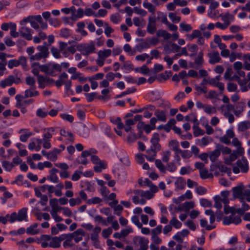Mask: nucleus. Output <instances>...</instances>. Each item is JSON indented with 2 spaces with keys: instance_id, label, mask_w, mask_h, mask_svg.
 <instances>
[{
  "instance_id": "obj_11",
  "label": "nucleus",
  "mask_w": 250,
  "mask_h": 250,
  "mask_svg": "<svg viewBox=\"0 0 250 250\" xmlns=\"http://www.w3.org/2000/svg\"><path fill=\"white\" fill-rule=\"evenodd\" d=\"M85 233L82 229H78L72 233H70V236L72 239H74L76 243H78L83 239V236H84Z\"/></svg>"
},
{
  "instance_id": "obj_20",
  "label": "nucleus",
  "mask_w": 250,
  "mask_h": 250,
  "mask_svg": "<svg viewBox=\"0 0 250 250\" xmlns=\"http://www.w3.org/2000/svg\"><path fill=\"white\" fill-rule=\"evenodd\" d=\"M169 147L174 151L175 154H179V152L181 150L179 148V143L175 140H171L168 144Z\"/></svg>"
},
{
  "instance_id": "obj_29",
  "label": "nucleus",
  "mask_w": 250,
  "mask_h": 250,
  "mask_svg": "<svg viewBox=\"0 0 250 250\" xmlns=\"http://www.w3.org/2000/svg\"><path fill=\"white\" fill-rule=\"evenodd\" d=\"M84 14L83 10L79 8L77 11V14H75L73 15H71L70 19L73 21H76L78 18H80L83 17Z\"/></svg>"
},
{
  "instance_id": "obj_49",
  "label": "nucleus",
  "mask_w": 250,
  "mask_h": 250,
  "mask_svg": "<svg viewBox=\"0 0 250 250\" xmlns=\"http://www.w3.org/2000/svg\"><path fill=\"white\" fill-rule=\"evenodd\" d=\"M25 82L27 84L30 85V87H36V81L34 78L31 76H28L25 79Z\"/></svg>"
},
{
  "instance_id": "obj_37",
  "label": "nucleus",
  "mask_w": 250,
  "mask_h": 250,
  "mask_svg": "<svg viewBox=\"0 0 250 250\" xmlns=\"http://www.w3.org/2000/svg\"><path fill=\"white\" fill-rule=\"evenodd\" d=\"M169 224L176 229L180 228L182 226V223L175 217H173L169 221Z\"/></svg>"
},
{
  "instance_id": "obj_45",
  "label": "nucleus",
  "mask_w": 250,
  "mask_h": 250,
  "mask_svg": "<svg viewBox=\"0 0 250 250\" xmlns=\"http://www.w3.org/2000/svg\"><path fill=\"white\" fill-rule=\"evenodd\" d=\"M72 239L69 235L63 243V247L65 249L73 247L74 246V244L72 243Z\"/></svg>"
},
{
  "instance_id": "obj_2",
  "label": "nucleus",
  "mask_w": 250,
  "mask_h": 250,
  "mask_svg": "<svg viewBox=\"0 0 250 250\" xmlns=\"http://www.w3.org/2000/svg\"><path fill=\"white\" fill-rule=\"evenodd\" d=\"M48 46V45L46 42H44L42 45L38 46L37 49L39 52L34 55V56H32V59H36V61H39L42 59L47 58L49 54Z\"/></svg>"
},
{
  "instance_id": "obj_14",
  "label": "nucleus",
  "mask_w": 250,
  "mask_h": 250,
  "mask_svg": "<svg viewBox=\"0 0 250 250\" xmlns=\"http://www.w3.org/2000/svg\"><path fill=\"white\" fill-rule=\"evenodd\" d=\"M208 56L209 57V62L210 64H215L220 62L221 58L217 51L208 53Z\"/></svg>"
},
{
  "instance_id": "obj_6",
  "label": "nucleus",
  "mask_w": 250,
  "mask_h": 250,
  "mask_svg": "<svg viewBox=\"0 0 250 250\" xmlns=\"http://www.w3.org/2000/svg\"><path fill=\"white\" fill-rule=\"evenodd\" d=\"M112 51L110 49H104L100 50L98 52V58L96 60V63L98 66H102L104 62L105 59L110 56Z\"/></svg>"
},
{
  "instance_id": "obj_40",
  "label": "nucleus",
  "mask_w": 250,
  "mask_h": 250,
  "mask_svg": "<svg viewBox=\"0 0 250 250\" xmlns=\"http://www.w3.org/2000/svg\"><path fill=\"white\" fill-rule=\"evenodd\" d=\"M156 167L163 173H166V167L162 164L161 161L159 159H157L155 161Z\"/></svg>"
},
{
  "instance_id": "obj_1",
  "label": "nucleus",
  "mask_w": 250,
  "mask_h": 250,
  "mask_svg": "<svg viewBox=\"0 0 250 250\" xmlns=\"http://www.w3.org/2000/svg\"><path fill=\"white\" fill-rule=\"evenodd\" d=\"M41 246L45 248L50 247L52 248H60L59 245L55 237H51L47 235H42L41 236Z\"/></svg>"
},
{
  "instance_id": "obj_24",
  "label": "nucleus",
  "mask_w": 250,
  "mask_h": 250,
  "mask_svg": "<svg viewBox=\"0 0 250 250\" xmlns=\"http://www.w3.org/2000/svg\"><path fill=\"white\" fill-rule=\"evenodd\" d=\"M220 16L222 18V20L224 21V23H228V26L230 23V21L234 20V16L229 13H227L224 15L221 14Z\"/></svg>"
},
{
  "instance_id": "obj_31",
  "label": "nucleus",
  "mask_w": 250,
  "mask_h": 250,
  "mask_svg": "<svg viewBox=\"0 0 250 250\" xmlns=\"http://www.w3.org/2000/svg\"><path fill=\"white\" fill-rule=\"evenodd\" d=\"M237 158V155L235 152L230 154L229 157L225 158V163L227 165H230L232 162Z\"/></svg>"
},
{
  "instance_id": "obj_4",
  "label": "nucleus",
  "mask_w": 250,
  "mask_h": 250,
  "mask_svg": "<svg viewBox=\"0 0 250 250\" xmlns=\"http://www.w3.org/2000/svg\"><path fill=\"white\" fill-rule=\"evenodd\" d=\"M134 244L139 247L138 250H148L149 241L145 237L136 236L133 239Z\"/></svg>"
},
{
  "instance_id": "obj_53",
  "label": "nucleus",
  "mask_w": 250,
  "mask_h": 250,
  "mask_svg": "<svg viewBox=\"0 0 250 250\" xmlns=\"http://www.w3.org/2000/svg\"><path fill=\"white\" fill-rule=\"evenodd\" d=\"M2 165L5 169L7 171H10L14 167L13 163L6 161L2 162Z\"/></svg>"
},
{
  "instance_id": "obj_42",
  "label": "nucleus",
  "mask_w": 250,
  "mask_h": 250,
  "mask_svg": "<svg viewBox=\"0 0 250 250\" xmlns=\"http://www.w3.org/2000/svg\"><path fill=\"white\" fill-rule=\"evenodd\" d=\"M179 154H181L183 159H189L192 156L191 153L188 150H182L181 149L179 152Z\"/></svg>"
},
{
  "instance_id": "obj_17",
  "label": "nucleus",
  "mask_w": 250,
  "mask_h": 250,
  "mask_svg": "<svg viewBox=\"0 0 250 250\" xmlns=\"http://www.w3.org/2000/svg\"><path fill=\"white\" fill-rule=\"evenodd\" d=\"M36 65L39 66V67L41 71L49 74V72L51 70V64L50 63L42 65H40L39 62H34L32 64L33 67Z\"/></svg>"
},
{
  "instance_id": "obj_27",
  "label": "nucleus",
  "mask_w": 250,
  "mask_h": 250,
  "mask_svg": "<svg viewBox=\"0 0 250 250\" xmlns=\"http://www.w3.org/2000/svg\"><path fill=\"white\" fill-rule=\"evenodd\" d=\"M154 115L157 117L158 120L162 122L166 121L167 118L166 113L164 111L156 110Z\"/></svg>"
},
{
  "instance_id": "obj_46",
  "label": "nucleus",
  "mask_w": 250,
  "mask_h": 250,
  "mask_svg": "<svg viewBox=\"0 0 250 250\" xmlns=\"http://www.w3.org/2000/svg\"><path fill=\"white\" fill-rule=\"evenodd\" d=\"M48 21L51 25L55 27H59L61 24L60 21L56 18H50Z\"/></svg>"
},
{
  "instance_id": "obj_61",
  "label": "nucleus",
  "mask_w": 250,
  "mask_h": 250,
  "mask_svg": "<svg viewBox=\"0 0 250 250\" xmlns=\"http://www.w3.org/2000/svg\"><path fill=\"white\" fill-rule=\"evenodd\" d=\"M131 221L134 223L138 228H141L142 227V224L140 222L139 217L137 216H133L131 218Z\"/></svg>"
},
{
  "instance_id": "obj_5",
  "label": "nucleus",
  "mask_w": 250,
  "mask_h": 250,
  "mask_svg": "<svg viewBox=\"0 0 250 250\" xmlns=\"http://www.w3.org/2000/svg\"><path fill=\"white\" fill-rule=\"evenodd\" d=\"M27 209L26 208H22L19 211L18 214L16 212L12 213L9 217L10 222L13 223L16 220L21 221L23 220H25L27 218Z\"/></svg>"
},
{
  "instance_id": "obj_26",
  "label": "nucleus",
  "mask_w": 250,
  "mask_h": 250,
  "mask_svg": "<svg viewBox=\"0 0 250 250\" xmlns=\"http://www.w3.org/2000/svg\"><path fill=\"white\" fill-rule=\"evenodd\" d=\"M250 128V122L244 121L238 124V130L241 132H244Z\"/></svg>"
},
{
  "instance_id": "obj_52",
  "label": "nucleus",
  "mask_w": 250,
  "mask_h": 250,
  "mask_svg": "<svg viewBox=\"0 0 250 250\" xmlns=\"http://www.w3.org/2000/svg\"><path fill=\"white\" fill-rule=\"evenodd\" d=\"M200 175L202 179H207L209 177L210 174L208 173V169L205 168L200 170Z\"/></svg>"
},
{
  "instance_id": "obj_38",
  "label": "nucleus",
  "mask_w": 250,
  "mask_h": 250,
  "mask_svg": "<svg viewBox=\"0 0 250 250\" xmlns=\"http://www.w3.org/2000/svg\"><path fill=\"white\" fill-rule=\"evenodd\" d=\"M220 109H221L222 112H228L229 113V111L234 110V106L231 104H229L226 105H222L220 107Z\"/></svg>"
},
{
  "instance_id": "obj_3",
  "label": "nucleus",
  "mask_w": 250,
  "mask_h": 250,
  "mask_svg": "<svg viewBox=\"0 0 250 250\" xmlns=\"http://www.w3.org/2000/svg\"><path fill=\"white\" fill-rule=\"evenodd\" d=\"M76 48L83 55H88L92 53L95 50V45L92 42L89 43L79 44L77 45Z\"/></svg>"
},
{
  "instance_id": "obj_7",
  "label": "nucleus",
  "mask_w": 250,
  "mask_h": 250,
  "mask_svg": "<svg viewBox=\"0 0 250 250\" xmlns=\"http://www.w3.org/2000/svg\"><path fill=\"white\" fill-rule=\"evenodd\" d=\"M241 221L240 216H235V214H232L229 216L224 217L223 222L225 225H229L231 223L238 225L241 222Z\"/></svg>"
},
{
  "instance_id": "obj_50",
  "label": "nucleus",
  "mask_w": 250,
  "mask_h": 250,
  "mask_svg": "<svg viewBox=\"0 0 250 250\" xmlns=\"http://www.w3.org/2000/svg\"><path fill=\"white\" fill-rule=\"evenodd\" d=\"M60 52L61 51L60 50V49H58V48H55L54 47H52L51 48V53L52 54L53 56L57 59H59L61 57Z\"/></svg>"
},
{
  "instance_id": "obj_10",
  "label": "nucleus",
  "mask_w": 250,
  "mask_h": 250,
  "mask_svg": "<svg viewBox=\"0 0 250 250\" xmlns=\"http://www.w3.org/2000/svg\"><path fill=\"white\" fill-rule=\"evenodd\" d=\"M244 189V186L242 184H240L238 186L232 188L233 196L234 198H239L241 201L243 200V193Z\"/></svg>"
},
{
  "instance_id": "obj_23",
  "label": "nucleus",
  "mask_w": 250,
  "mask_h": 250,
  "mask_svg": "<svg viewBox=\"0 0 250 250\" xmlns=\"http://www.w3.org/2000/svg\"><path fill=\"white\" fill-rule=\"evenodd\" d=\"M67 43L66 42H59V49L65 57H68L69 54L67 51Z\"/></svg>"
},
{
  "instance_id": "obj_41",
  "label": "nucleus",
  "mask_w": 250,
  "mask_h": 250,
  "mask_svg": "<svg viewBox=\"0 0 250 250\" xmlns=\"http://www.w3.org/2000/svg\"><path fill=\"white\" fill-rule=\"evenodd\" d=\"M204 111L208 114H211L212 113H216V108L210 105L206 104L204 108Z\"/></svg>"
},
{
  "instance_id": "obj_34",
  "label": "nucleus",
  "mask_w": 250,
  "mask_h": 250,
  "mask_svg": "<svg viewBox=\"0 0 250 250\" xmlns=\"http://www.w3.org/2000/svg\"><path fill=\"white\" fill-rule=\"evenodd\" d=\"M185 118L187 121L192 122L194 123V125H195L196 124H199V121L194 114L192 113L187 115Z\"/></svg>"
},
{
  "instance_id": "obj_47",
  "label": "nucleus",
  "mask_w": 250,
  "mask_h": 250,
  "mask_svg": "<svg viewBox=\"0 0 250 250\" xmlns=\"http://www.w3.org/2000/svg\"><path fill=\"white\" fill-rule=\"evenodd\" d=\"M169 19L174 22L178 23L181 20V18L179 16H176L174 13H169L168 14Z\"/></svg>"
},
{
  "instance_id": "obj_18",
  "label": "nucleus",
  "mask_w": 250,
  "mask_h": 250,
  "mask_svg": "<svg viewBox=\"0 0 250 250\" xmlns=\"http://www.w3.org/2000/svg\"><path fill=\"white\" fill-rule=\"evenodd\" d=\"M157 37H163L165 40H168L171 38V35L166 30L159 29L156 31Z\"/></svg>"
},
{
  "instance_id": "obj_30",
  "label": "nucleus",
  "mask_w": 250,
  "mask_h": 250,
  "mask_svg": "<svg viewBox=\"0 0 250 250\" xmlns=\"http://www.w3.org/2000/svg\"><path fill=\"white\" fill-rule=\"evenodd\" d=\"M199 124L194 125L193 126V128L194 129L193 135L195 137H197L199 135H203L204 134L205 132L203 130L201 129L199 127Z\"/></svg>"
},
{
  "instance_id": "obj_43",
  "label": "nucleus",
  "mask_w": 250,
  "mask_h": 250,
  "mask_svg": "<svg viewBox=\"0 0 250 250\" xmlns=\"http://www.w3.org/2000/svg\"><path fill=\"white\" fill-rule=\"evenodd\" d=\"M180 27L184 32H188L192 30V27L190 24L182 22L180 24Z\"/></svg>"
},
{
  "instance_id": "obj_21",
  "label": "nucleus",
  "mask_w": 250,
  "mask_h": 250,
  "mask_svg": "<svg viewBox=\"0 0 250 250\" xmlns=\"http://www.w3.org/2000/svg\"><path fill=\"white\" fill-rule=\"evenodd\" d=\"M36 87H30V89L25 91V98L32 97L39 95V92L35 90Z\"/></svg>"
},
{
  "instance_id": "obj_62",
  "label": "nucleus",
  "mask_w": 250,
  "mask_h": 250,
  "mask_svg": "<svg viewBox=\"0 0 250 250\" xmlns=\"http://www.w3.org/2000/svg\"><path fill=\"white\" fill-rule=\"evenodd\" d=\"M132 229L129 227H127L126 229H122L121 231V235L123 237H125L129 233L132 232Z\"/></svg>"
},
{
  "instance_id": "obj_32",
  "label": "nucleus",
  "mask_w": 250,
  "mask_h": 250,
  "mask_svg": "<svg viewBox=\"0 0 250 250\" xmlns=\"http://www.w3.org/2000/svg\"><path fill=\"white\" fill-rule=\"evenodd\" d=\"M157 20H161V22L165 24L168 23L166 14L161 12H158Z\"/></svg>"
},
{
  "instance_id": "obj_64",
  "label": "nucleus",
  "mask_w": 250,
  "mask_h": 250,
  "mask_svg": "<svg viewBox=\"0 0 250 250\" xmlns=\"http://www.w3.org/2000/svg\"><path fill=\"white\" fill-rule=\"evenodd\" d=\"M237 88V84L234 83H229L228 84L227 89L229 92L235 91Z\"/></svg>"
},
{
  "instance_id": "obj_39",
  "label": "nucleus",
  "mask_w": 250,
  "mask_h": 250,
  "mask_svg": "<svg viewBox=\"0 0 250 250\" xmlns=\"http://www.w3.org/2000/svg\"><path fill=\"white\" fill-rule=\"evenodd\" d=\"M11 31L10 35L14 38H17L19 36V32H16V25L15 23H10Z\"/></svg>"
},
{
  "instance_id": "obj_33",
  "label": "nucleus",
  "mask_w": 250,
  "mask_h": 250,
  "mask_svg": "<svg viewBox=\"0 0 250 250\" xmlns=\"http://www.w3.org/2000/svg\"><path fill=\"white\" fill-rule=\"evenodd\" d=\"M218 146V148L219 149L220 152L221 153V151L222 152L223 154H230L231 152V150L226 146H224L222 145L221 144H217V145Z\"/></svg>"
},
{
  "instance_id": "obj_25",
  "label": "nucleus",
  "mask_w": 250,
  "mask_h": 250,
  "mask_svg": "<svg viewBox=\"0 0 250 250\" xmlns=\"http://www.w3.org/2000/svg\"><path fill=\"white\" fill-rule=\"evenodd\" d=\"M38 225L37 223H34L26 229V232L29 234L35 235L39 233V231L37 228Z\"/></svg>"
},
{
  "instance_id": "obj_35",
  "label": "nucleus",
  "mask_w": 250,
  "mask_h": 250,
  "mask_svg": "<svg viewBox=\"0 0 250 250\" xmlns=\"http://www.w3.org/2000/svg\"><path fill=\"white\" fill-rule=\"evenodd\" d=\"M143 5L145 8L147 9L149 12L154 13L156 8L152 3L147 1H144Z\"/></svg>"
},
{
  "instance_id": "obj_54",
  "label": "nucleus",
  "mask_w": 250,
  "mask_h": 250,
  "mask_svg": "<svg viewBox=\"0 0 250 250\" xmlns=\"http://www.w3.org/2000/svg\"><path fill=\"white\" fill-rule=\"evenodd\" d=\"M194 206L193 202H186L183 205V207L186 211H188L190 208H192Z\"/></svg>"
},
{
  "instance_id": "obj_19",
  "label": "nucleus",
  "mask_w": 250,
  "mask_h": 250,
  "mask_svg": "<svg viewBox=\"0 0 250 250\" xmlns=\"http://www.w3.org/2000/svg\"><path fill=\"white\" fill-rule=\"evenodd\" d=\"M220 152L216 145L214 150L211 151L209 153L208 156L210 161L212 162L216 161L217 158L220 156Z\"/></svg>"
},
{
  "instance_id": "obj_55",
  "label": "nucleus",
  "mask_w": 250,
  "mask_h": 250,
  "mask_svg": "<svg viewBox=\"0 0 250 250\" xmlns=\"http://www.w3.org/2000/svg\"><path fill=\"white\" fill-rule=\"evenodd\" d=\"M232 74V69L230 68H228L224 74V79L226 80H229L230 81H232L233 78L231 77V75Z\"/></svg>"
},
{
  "instance_id": "obj_60",
  "label": "nucleus",
  "mask_w": 250,
  "mask_h": 250,
  "mask_svg": "<svg viewBox=\"0 0 250 250\" xmlns=\"http://www.w3.org/2000/svg\"><path fill=\"white\" fill-rule=\"evenodd\" d=\"M171 155V152L170 151H167L164 152L163 156L162 157V160L164 162L167 163V162L170 158V156Z\"/></svg>"
},
{
  "instance_id": "obj_8",
  "label": "nucleus",
  "mask_w": 250,
  "mask_h": 250,
  "mask_svg": "<svg viewBox=\"0 0 250 250\" xmlns=\"http://www.w3.org/2000/svg\"><path fill=\"white\" fill-rule=\"evenodd\" d=\"M32 30L30 28L25 26H22L19 29V34L22 38L28 41L32 39Z\"/></svg>"
},
{
  "instance_id": "obj_56",
  "label": "nucleus",
  "mask_w": 250,
  "mask_h": 250,
  "mask_svg": "<svg viewBox=\"0 0 250 250\" xmlns=\"http://www.w3.org/2000/svg\"><path fill=\"white\" fill-rule=\"evenodd\" d=\"M211 141V140L209 137H204L201 139L199 145L202 146H206L208 145Z\"/></svg>"
},
{
  "instance_id": "obj_9",
  "label": "nucleus",
  "mask_w": 250,
  "mask_h": 250,
  "mask_svg": "<svg viewBox=\"0 0 250 250\" xmlns=\"http://www.w3.org/2000/svg\"><path fill=\"white\" fill-rule=\"evenodd\" d=\"M38 82L39 87L42 89L44 88L46 85L52 84L54 81L52 79L49 77H44L43 76H38Z\"/></svg>"
},
{
  "instance_id": "obj_28",
  "label": "nucleus",
  "mask_w": 250,
  "mask_h": 250,
  "mask_svg": "<svg viewBox=\"0 0 250 250\" xmlns=\"http://www.w3.org/2000/svg\"><path fill=\"white\" fill-rule=\"evenodd\" d=\"M245 107V104L242 103H239L236 106V110L234 109L233 110L234 114L237 117H238L243 111Z\"/></svg>"
},
{
  "instance_id": "obj_57",
  "label": "nucleus",
  "mask_w": 250,
  "mask_h": 250,
  "mask_svg": "<svg viewBox=\"0 0 250 250\" xmlns=\"http://www.w3.org/2000/svg\"><path fill=\"white\" fill-rule=\"evenodd\" d=\"M112 232V228H108L104 229L102 231V236L105 238H108Z\"/></svg>"
},
{
  "instance_id": "obj_36",
  "label": "nucleus",
  "mask_w": 250,
  "mask_h": 250,
  "mask_svg": "<svg viewBox=\"0 0 250 250\" xmlns=\"http://www.w3.org/2000/svg\"><path fill=\"white\" fill-rule=\"evenodd\" d=\"M156 24L147 23L146 31L150 34L153 35L157 31Z\"/></svg>"
},
{
  "instance_id": "obj_51",
  "label": "nucleus",
  "mask_w": 250,
  "mask_h": 250,
  "mask_svg": "<svg viewBox=\"0 0 250 250\" xmlns=\"http://www.w3.org/2000/svg\"><path fill=\"white\" fill-rule=\"evenodd\" d=\"M70 235V233L69 234H63L60 235L59 237L55 236V238L58 242V244L59 245L60 247H61V243L62 241L63 240H65L67 237Z\"/></svg>"
},
{
  "instance_id": "obj_44",
  "label": "nucleus",
  "mask_w": 250,
  "mask_h": 250,
  "mask_svg": "<svg viewBox=\"0 0 250 250\" xmlns=\"http://www.w3.org/2000/svg\"><path fill=\"white\" fill-rule=\"evenodd\" d=\"M214 207L219 209L222 208V205L221 203V198L219 195L215 196L214 198Z\"/></svg>"
},
{
  "instance_id": "obj_63",
  "label": "nucleus",
  "mask_w": 250,
  "mask_h": 250,
  "mask_svg": "<svg viewBox=\"0 0 250 250\" xmlns=\"http://www.w3.org/2000/svg\"><path fill=\"white\" fill-rule=\"evenodd\" d=\"M19 65V63L18 62V60H11L8 62V67L11 69L13 67H17Z\"/></svg>"
},
{
  "instance_id": "obj_22",
  "label": "nucleus",
  "mask_w": 250,
  "mask_h": 250,
  "mask_svg": "<svg viewBox=\"0 0 250 250\" xmlns=\"http://www.w3.org/2000/svg\"><path fill=\"white\" fill-rule=\"evenodd\" d=\"M208 83L210 85L217 87L221 91L224 90V84L222 83L217 82L214 78H208Z\"/></svg>"
},
{
  "instance_id": "obj_16",
  "label": "nucleus",
  "mask_w": 250,
  "mask_h": 250,
  "mask_svg": "<svg viewBox=\"0 0 250 250\" xmlns=\"http://www.w3.org/2000/svg\"><path fill=\"white\" fill-rule=\"evenodd\" d=\"M19 133H23V134L21 135L20 137V140L22 142H26L28 139L33 134L31 132L27 131V129H21Z\"/></svg>"
},
{
  "instance_id": "obj_58",
  "label": "nucleus",
  "mask_w": 250,
  "mask_h": 250,
  "mask_svg": "<svg viewBox=\"0 0 250 250\" xmlns=\"http://www.w3.org/2000/svg\"><path fill=\"white\" fill-rule=\"evenodd\" d=\"M60 36L63 38H67L70 36V30L67 28H63L61 30Z\"/></svg>"
},
{
  "instance_id": "obj_48",
  "label": "nucleus",
  "mask_w": 250,
  "mask_h": 250,
  "mask_svg": "<svg viewBox=\"0 0 250 250\" xmlns=\"http://www.w3.org/2000/svg\"><path fill=\"white\" fill-rule=\"evenodd\" d=\"M104 26L105 27L104 33L107 37H110V34L114 32V29L109 26L107 23L104 22Z\"/></svg>"
},
{
  "instance_id": "obj_12",
  "label": "nucleus",
  "mask_w": 250,
  "mask_h": 250,
  "mask_svg": "<svg viewBox=\"0 0 250 250\" xmlns=\"http://www.w3.org/2000/svg\"><path fill=\"white\" fill-rule=\"evenodd\" d=\"M160 140L159 135L158 133H154L153 135L152 138L150 140V142L152 144L151 147L153 148L154 150H157L159 151L161 149V145L159 143Z\"/></svg>"
},
{
  "instance_id": "obj_13",
  "label": "nucleus",
  "mask_w": 250,
  "mask_h": 250,
  "mask_svg": "<svg viewBox=\"0 0 250 250\" xmlns=\"http://www.w3.org/2000/svg\"><path fill=\"white\" fill-rule=\"evenodd\" d=\"M238 167L241 168L243 172H247L249 170L248 162L245 157H242L241 160H239L236 162Z\"/></svg>"
},
{
  "instance_id": "obj_15",
  "label": "nucleus",
  "mask_w": 250,
  "mask_h": 250,
  "mask_svg": "<svg viewBox=\"0 0 250 250\" xmlns=\"http://www.w3.org/2000/svg\"><path fill=\"white\" fill-rule=\"evenodd\" d=\"M15 82V77L13 75H9L7 78L1 81L0 83L2 88L11 85Z\"/></svg>"
},
{
  "instance_id": "obj_59",
  "label": "nucleus",
  "mask_w": 250,
  "mask_h": 250,
  "mask_svg": "<svg viewBox=\"0 0 250 250\" xmlns=\"http://www.w3.org/2000/svg\"><path fill=\"white\" fill-rule=\"evenodd\" d=\"M134 11L137 14L140 15L142 16H145L147 14V12L144 9H140L137 7L134 8Z\"/></svg>"
}]
</instances>
